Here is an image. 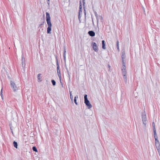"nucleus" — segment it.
Listing matches in <instances>:
<instances>
[{
    "label": "nucleus",
    "mask_w": 160,
    "mask_h": 160,
    "mask_svg": "<svg viewBox=\"0 0 160 160\" xmlns=\"http://www.w3.org/2000/svg\"><path fill=\"white\" fill-rule=\"evenodd\" d=\"M144 114H142V119L143 122V124L144 125V127H146V125L148 122L147 120V116L146 113L144 110Z\"/></svg>",
    "instance_id": "nucleus-1"
},
{
    "label": "nucleus",
    "mask_w": 160,
    "mask_h": 160,
    "mask_svg": "<svg viewBox=\"0 0 160 160\" xmlns=\"http://www.w3.org/2000/svg\"><path fill=\"white\" fill-rule=\"evenodd\" d=\"M46 20L48 25V26H52V23L50 20V17L49 13L47 12L46 13Z\"/></svg>",
    "instance_id": "nucleus-2"
},
{
    "label": "nucleus",
    "mask_w": 160,
    "mask_h": 160,
    "mask_svg": "<svg viewBox=\"0 0 160 160\" xmlns=\"http://www.w3.org/2000/svg\"><path fill=\"white\" fill-rule=\"evenodd\" d=\"M10 85L14 91H15L17 90L18 89V87L17 86L15 83L12 81L10 82Z\"/></svg>",
    "instance_id": "nucleus-3"
},
{
    "label": "nucleus",
    "mask_w": 160,
    "mask_h": 160,
    "mask_svg": "<svg viewBox=\"0 0 160 160\" xmlns=\"http://www.w3.org/2000/svg\"><path fill=\"white\" fill-rule=\"evenodd\" d=\"M84 103L87 106L88 108L90 109L92 108V106L90 104L89 101L88 100H84Z\"/></svg>",
    "instance_id": "nucleus-4"
},
{
    "label": "nucleus",
    "mask_w": 160,
    "mask_h": 160,
    "mask_svg": "<svg viewBox=\"0 0 160 160\" xmlns=\"http://www.w3.org/2000/svg\"><path fill=\"white\" fill-rule=\"evenodd\" d=\"M92 45H93V50L95 52H97L98 51V49L96 43L95 42H93Z\"/></svg>",
    "instance_id": "nucleus-5"
},
{
    "label": "nucleus",
    "mask_w": 160,
    "mask_h": 160,
    "mask_svg": "<svg viewBox=\"0 0 160 160\" xmlns=\"http://www.w3.org/2000/svg\"><path fill=\"white\" fill-rule=\"evenodd\" d=\"M96 18L97 20V23L98 24L99 21H100L101 22H102L103 18L102 16L98 15V16H97Z\"/></svg>",
    "instance_id": "nucleus-6"
},
{
    "label": "nucleus",
    "mask_w": 160,
    "mask_h": 160,
    "mask_svg": "<svg viewBox=\"0 0 160 160\" xmlns=\"http://www.w3.org/2000/svg\"><path fill=\"white\" fill-rule=\"evenodd\" d=\"M122 74L123 76V78L124 79V81L126 82V83L127 82V72L126 71L122 72Z\"/></svg>",
    "instance_id": "nucleus-7"
},
{
    "label": "nucleus",
    "mask_w": 160,
    "mask_h": 160,
    "mask_svg": "<svg viewBox=\"0 0 160 160\" xmlns=\"http://www.w3.org/2000/svg\"><path fill=\"white\" fill-rule=\"evenodd\" d=\"M88 33L91 37H94L95 36V33L92 31H88Z\"/></svg>",
    "instance_id": "nucleus-8"
},
{
    "label": "nucleus",
    "mask_w": 160,
    "mask_h": 160,
    "mask_svg": "<svg viewBox=\"0 0 160 160\" xmlns=\"http://www.w3.org/2000/svg\"><path fill=\"white\" fill-rule=\"evenodd\" d=\"M66 49L65 47H64V53H63V59L65 62L66 61Z\"/></svg>",
    "instance_id": "nucleus-9"
},
{
    "label": "nucleus",
    "mask_w": 160,
    "mask_h": 160,
    "mask_svg": "<svg viewBox=\"0 0 160 160\" xmlns=\"http://www.w3.org/2000/svg\"><path fill=\"white\" fill-rule=\"evenodd\" d=\"M126 58L125 55V51H123L122 52V61H123L124 59H125Z\"/></svg>",
    "instance_id": "nucleus-10"
},
{
    "label": "nucleus",
    "mask_w": 160,
    "mask_h": 160,
    "mask_svg": "<svg viewBox=\"0 0 160 160\" xmlns=\"http://www.w3.org/2000/svg\"><path fill=\"white\" fill-rule=\"evenodd\" d=\"M154 132V137L155 138V141H157V140H158V136L157 135L156 131H153Z\"/></svg>",
    "instance_id": "nucleus-11"
},
{
    "label": "nucleus",
    "mask_w": 160,
    "mask_h": 160,
    "mask_svg": "<svg viewBox=\"0 0 160 160\" xmlns=\"http://www.w3.org/2000/svg\"><path fill=\"white\" fill-rule=\"evenodd\" d=\"M155 142V145L156 148L160 147V144L158 140H157V141H156Z\"/></svg>",
    "instance_id": "nucleus-12"
},
{
    "label": "nucleus",
    "mask_w": 160,
    "mask_h": 160,
    "mask_svg": "<svg viewBox=\"0 0 160 160\" xmlns=\"http://www.w3.org/2000/svg\"><path fill=\"white\" fill-rule=\"evenodd\" d=\"M52 26H48L47 28V33H51V30Z\"/></svg>",
    "instance_id": "nucleus-13"
},
{
    "label": "nucleus",
    "mask_w": 160,
    "mask_h": 160,
    "mask_svg": "<svg viewBox=\"0 0 160 160\" xmlns=\"http://www.w3.org/2000/svg\"><path fill=\"white\" fill-rule=\"evenodd\" d=\"M57 72L59 78H60V80H61V74H60V70L59 68L57 69Z\"/></svg>",
    "instance_id": "nucleus-14"
},
{
    "label": "nucleus",
    "mask_w": 160,
    "mask_h": 160,
    "mask_svg": "<svg viewBox=\"0 0 160 160\" xmlns=\"http://www.w3.org/2000/svg\"><path fill=\"white\" fill-rule=\"evenodd\" d=\"M102 48L104 49H106L105 44V41L104 40H102Z\"/></svg>",
    "instance_id": "nucleus-15"
},
{
    "label": "nucleus",
    "mask_w": 160,
    "mask_h": 160,
    "mask_svg": "<svg viewBox=\"0 0 160 160\" xmlns=\"http://www.w3.org/2000/svg\"><path fill=\"white\" fill-rule=\"evenodd\" d=\"M13 145L15 148H18V145L17 142L14 141L13 142Z\"/></svg>",
    "instance_id": "nucleus-16"
},
{
    "label": "nucleus",
    "mask_w": 160,
    "mask_h": 160,
    "mask_svg": "<svg viewBox=\"0 0 160 160\" xmlns=\"http://www.w3.org/2000/svg\"><path fill=\"white\" fill-rule=\"evenodd\" d=\"M78 98V95H77V96H75L74 98V102L75 103L76 105H78V103L77 102V98Z\"/></svg>",
    "instance_id": "nucleus-17"
},
{
    "label": "nucleus",
    "mask_w": 160,
    "mask_h": 160,
    "mask_svg": "<svg viewBox=\"0 0 160 160\" xmlns=\"http://www.w3.org/2000/svg\"><path fill=\"white\" fill-rule=\"evenodd\" d=\"M71 92H72L70 91H69L70 98V99H71V100L72 102H73V96L72 95Z\"/></svg>",
    "instance_id": "nucleus-18"
},
{
    "label": "nucleus",
    "mask_w": 160,
    "mask_h": 160,
    "mask_svg": "<svg viewBox=\"0 0 160 160\" xmlns=\"http://www.w3.org/2000/svg\"><path fill=\"white\" fill-rule=\"evenodd\" d=\"M152 126L153 128V131H156V128H155V124L154 122H153L152 123Z\"/></svg>",
    "instance_id": "nucleus-19"
},
{
    "label": "nucleus",
    "mask_w": 160,
    "mask_h": 160,
    "mask_svg": "<svg viewBox=\"0 0 160 160\" xmlns=\"http://www.w3.org/2000/svg\"><path fill=\"white\" fill-rule=\"evenodd\" d=\"M117 50L118 51H119V42L118 41H117Z\"/></svg>",
    "instance_id": "nucleus-20"
},
{
    "label": "nucleus",
    "mask_w": 160,
    "mask_h": 160,
    "mask_svg": "<svg viewBox=\"0 0 160 160\" xmlns=\"http://www.w3.org/2000/svg\"><path fill=\"white\" fill-rule=\"evenodd\" d=\"M56 64H57V69L59 68V66L58 64V59L57 58V57H56Z\"/></svg>",
    "instance_id": "nucleus-21"
},
{
    "label": "nucleus",
    "mask_w": 160,
    "mask_h": 160,
    "mask_svg": "<svg viewBox=\"0 0 160 160\" xmlns=\"http://www.w3.org/2000/svg\"><path fill=\"white\" fill-rule=\"evenodd\" d=\"M32 149L34 151H35L36 152H38L37 149V148L35 146H34L32 147Z\"/></svg>",
    "instance_id": "nucleus-22"
},
{
    "label": "nucleus",
    "mask_w": 160,
    "mask_h": 160,
    "mask_svg": "<svg viewBox=\"0 0 160 160\" xmlns=\"http://www.w3.org/2000/svg\"><path fill=\"white\" fill-rule=\"evenodd\" d=\"M82 11L81 10H79V11L78 13V18L79 19L81 17V16H80L81 14H82Z\"/></svg>",
    "instance_id": "nucleus-23"
},
{
    "label": "nucleus",
    "mask_w": 160,
    "mask_h": 160,
    "mask_svg": "<svg viewBox=\"0 0 160 160\" xmlns=\"http://www.w3.org/2000/svg\"><path fill=\"white\" fill-rule=\"evenodd\" d=\"M51 82H52V83L53 86H55L56 84V82L54 80H52L51 81Z\"/></svg>",
    "instance_id": "nucleus-24"
},
{
    "label": "nucleus",
    "mask_w": 160,
    "mask_h": 160,
    "mask_svg": "<svg viewBox=\"0 0 160 160\" xmlns=\"http://www.w3.org/2000/svg\"><path fill=\"white\" fill-rule=\"evenodd\" d=\"M25 59L22 56V62L24 63L25 62Z\"/></svg>",
    "instance_id": "nucleus-25"
},
{
    "label": "nucleus",
    "mask_w": 160,
    "mask_h": 160,
    "mask_svg": "<svg viewBox=\"0 0 160 160\" xmlns=\"http://www.w3.org/2000/svg\"><path fill=\"white\" fill-rule=\"evenodd\" d=\"M160 156V147L156 148Z\"/></svg>",
    "instance_id": "nucleus-26"
},
{
    "label": "nucleus",
    "mask_w": 160,
    "mask_h": 160,
    "mask_svg": "<svg viewBox=\"0 0 160 160\" xmlns=\"http://www.w3.org/2000/svg\"><path fill=\"white\" fill-rule=\"evenodd\" d=\"M125 68H126L125 66V65H124V67H123V68H122V72L126 71Z\"/></svg>",
    "instance_id": "nucleus-27"
},
{
    "label": "nucleus",
    "mask_w": 160,
    "mask_h": 160,
    "mask_svg": "<svg viewBox=\"0 0 160 160\" xmlns=\"http://www.w3.org/2000/svg\"><path fill=\"white\" fill-rule=\"evenodd\" d=\"M87 94H85L84 95V100H88V98H87Z\"/></svg>",
    "instance_id": "nucleus-28"
},
{
    "label": "nucleus",
    "mask_w": 160,
    "mask_h": 160,
    "mask_svg": "<svg viewBox=\"0 0 160 160\" xmlns=\"http://www.w3.org/2000/svg\"><path fill=\"white\" fill-rule=\"evenodd\" d=\"M25 62H22V65L23 68L25 66Z\"/></svg>",
    "instance_id": "nucleus-29"
},
{
    "label": "nucleus",
    "mask_w": 160,
    "mask_h": 160,
    "mask_svg": "<svg viewBox=\"0 0 160 160\" xmlns=\"http://www.w3.org/2000/svg\"><path fill=\"white\" fill-rule=\"evenodd\" d=\"M66 69H67V73H68V75L69 76H70V75H69V72L68 69V68H66Z\"/></svg>",
    "instance_id": "nucleus-30"
},
{
    "label": "nucleus",
    "mask_w": 160,
    "mask_h": 160,
    "mask_svg": "<svg viewBox=\"0 0 160 160\" xmlns=\"http://www.w3.org/2000/svg\"><path fill=\"white\" fill-rule=\"evenodd\" d=\"M47 4H48V5L49 6L50 5V0H47Z\"/></svg>",
    "instance_id": "nucleus-31"
},
{
    "label": "nucleus",
    "mask_w": 160,
    "mask_h": 160,
    "mask_svg": "<svg viewBox=\"0 0 160 160\" xmlns=\"http://www.w3.org/2000/svg\"><path fill=\"white\" fill-rule=\"evenodd\" d=\"M94 14H95V15L96 17H97V16H98V14H97L96 12H94Z\"/></svg>",
    "instance_id": "nucleus-32"
},
{
    "label": "nucleus",
    "mask_w": 160,
    "mask_h": 160,
    "mask_svg": "<svg viewBox=\"0 0 160 160\" xmlns=\"http://www.w3.org/2000/svg\"><path fill=\"white\" fill-rule=\"evenodd\" d=\"M0 95H1V96L2 97V100L3 99V94H0Z\"/></svg>",
    "instance_id": "nucleus-33"
},
{
    "label": "nucleus",
    "mask_w": 160,
    "mask_h": 160,
    "mask_svg": "<svg viewBox=\"0 0 160 160\" xmlns=\"http://www.w3.org/2000/svg\"><path fill=\"white\" fill-rule=\"evenodd\" d=\"M82 9V6L81 5H80L79 6V10H81Z\"/></svg>",
    "instance_id": "nucleus-34"
},
{
    "label": "nucleus",
    "mask_w": 160,
    "mask_h": 160,
    "mask_svg": "<svg viewBox=\"0 0 160 160\" xmlns=\"http://www.w3.org/2000/svg\"><path fill=\"white\" fill-rule=\"evenodd\" d=\"M2 94V88L1 92H0V94Z\"/></svg>",
    "instance_id": "nucleus-35"
},
{
    "label": "nucleus",
    "mask_w": 160,
    "mask_h": 160,
    "mask_svg": "<svg viewBox=\"0 0 160 160\" xmlns=\"http://www.w3.org/2000/svg\"><path fill=\"white\" fill-rule=\"evenodd\" d=\"M84 14H85V16L86 15V10L85 9L84 10Z\"/></svg>",
    "instance_id": "nucleus-36"
},
{
    "label": "nucleus",
    "mask_w": 160,
    "mask_h": 160,
    "mask_svg": "<svg viewBox=\"0 0 160 160\" xmlns=\"http://www.w3.org/2000/svg\"><path fill=\"white\" fill-rule=\"evenodd\" d=\"M122 62H123V67H124V65L125 66V63H124V61H122Z\"/></svg>",
    "instance_id": "nucleus-37"
},
{
    "label": "nucleus",
    "mask_w": 160,
    "mask_h": 160,
    "mask_svg": "<svg viewBox=\"0 0 160 160\" xmlns=\"http://www.w3.org/2000/svg\"><path fill=\"white\" fill-rule=\"evenodd\" d=\"M41 75V74H38V77H39Z\"/></svg>",
    "instance_id": "nucleus-38"
},
{
    "label": "nucleus",
    "mask_w": 160,
    "mask_h": 160,
    "mask_svg": "<svg viewBox=\"0 0 160 160\" xmlns=\"http://www.w3.org/2000/svg\"><path fill=\"white\" fill-rule=\"evenodd\" d=\"M44 22H43V23H42V24H40L39 25V26H41V25H43Z\"/></svg>",
    "instance_id": "nucleus-39"
},
{
    "label": "nucleus",
    "mask_w": 160,
    "mask_h": 160,
    "mask_svg": "<svg viewBox=\"0 0 160 160\" xmlns=\"http://www.w3.org/2000/svg\"><path fill=\"white\" fill-rule=\"evenodd\" d=\"M108 68H110V65H108Z\"/></svg>",
    "instance_id": "nucleus-40"
},
{
    "label": "nucleus",
    "mask_w": 160,
    "mask_h": 160,
    "mask_svg": "<svg viewBox=\"0 0 160 160\" xmlns=\"http://www.w3.org/2000/svg\"><path fill=\"white\" fill-rule=\"evenodd\" d=\"M84 0H82V2H83V4H84L85 3V2H84Z\"/></svg>",
    "instance_id": "nucleus-41"
},
{
    "label": "nucleus",
    "mask_w": 160,
    "mask_h": 160,
    "mask_svg": "<svg viewBox=\"0 0 160 160\" xmlns=\"http://www.w3.org/2000/svg\"><path fill=\"white\" fill-rule=\"evenodd\" d=\"M92 22L93 23V20H92Z\"/></svg>",
    "instance_id": "nucleus-42"
}]
</instances>
